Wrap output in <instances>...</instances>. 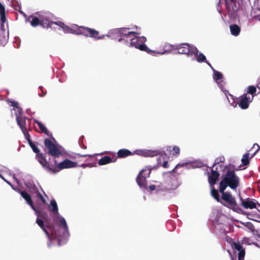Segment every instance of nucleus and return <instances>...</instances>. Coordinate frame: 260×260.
Segmentation results:
<instances>
[{
	"label": "nucleus",
	"mask_w": 260,
	"mask_h": 260,
	"mask_svg": "<svg viewBox=\"0 0 260 260\" xmlns=\"http://www.w3.org/2000/svg\"><path fill=\"white\" fill-rule=\"evenodd\" d=\"M132 152L129 150L126 149H122L117 152V157L118 158H124L128 156L132 155Z\"/></svg>",
	"instance_id": "obj_22"
},
{
	"label": "nucleus",
	"mask_w": 260,
	"mask_h": 260,
	"mask_svg": "<svg viewBox=\"0 0 260 260\" xmlns=\"http://www.w3.org/2000/svg\"><path fill=\"white\" fill-rule=\"evenodd\" d=\"M129 28H120L116 29L114 31L115 33L121 37L118 39L119 42L123 41L125 44V41L127 40V39H131L132 37H135L136 35H140L141 32L138 31H130Z\"/></svg>",
	"instance_id": "obj_10"
},
{
	"label": "nucleus",
	"mask_w": 260,
	"mask_h": 260,
	"mask_svg": "<svg viewBox=\"0 0 260 260\" xmlns=\"http://www.w3.org/2000/svg\"><path fill=\"white\" fill-rule=\"evenodd\" d=\"M197 56V60L199 62H205L207 63L211 68H212L211 64L207 61L206 56L203 54L200 53L199 54H194Z\"/></svg>",
	"instance_id": "obj_27"
},
{
	"label": "nucleus",
	"mask_w": 260,
	"mask_h": 260,
	"mask_svg": "<svg viewBox=\"0 0 260 260\" xmlns=\"http://www.w3.org/2000/svg\"><path fill=\"white\" fill-rule=\"evenodd\" d=\"M172 148L173 147L171 146H166V147L164 148L165 151L164 153H162V154H165V155H166L165 152H167L168 153V154L172 155V152L173 151V150H172Z\"/></svg>",
	"instance_id": "obj_39"
},
{
	"label": "nucleus",
	"mask_w": 260,
	"mask_h": 260,
	"mask_svg": "<svg viewBox=\"0 0 260 260\" xmlns=\"http://www.w3.org/2000/svg\"><path fill=\"white\" fill-rule=\"evenodd\" d=\"M180 184L178 176L171 174L166 180L165 189L167 190H175L178 187Z\"/></svg>",
	"instance_id": "obj_11"
},
{
	"label": "nucleus",
	"mask_w": 260,
	"mask_h": 260,
	"mask_svg": "<svg viewBox=\"0 0 260 260\" xmlns=\"http://www.w3.org/2000/svg\"><path fill=\"white\" fill-rule=\"evenodd\" d=\"M51 22H53V24H56L61 28L65 33H70L77 35V27L79 26H75L76 28L74 29L73 28L69 27L62 21H51Z\"/></svg>",
	"instance_id": "obj_14"
},
{
	"label": "nucleus",
	"mask_w": 260,
	"mask_h": 260,
	"mask_svg": "<svg viewBox=\"0 0 260 260\" xmlns=\"http://www.w3.org/2000/svg\"><path fill=\"white\" fill-rule=\"evenodd\" d=\"M16 119L17 124L19 126L21 130L27 128L26 125V119H27V118L25 116L20 117L17 116Z\"/></svg>",
	"instance_id": "obj_20"
},
{
	"label": "nucleus",
	"mask_w": 260,
	"mask_h": 260,
	"mask_svg": "<svg viewBox=\"0 0 260 260\" xmlns=\"http://www.w3.org/2000/svg\"><path fill=\"white\" fill-rule=\"evenodd\" d=\"M162 154V152L158 150H148L147 152H145L144 155L145 156L153 157L154 156H157L158 155H160V156H161Z\"/></svg>",
	"instance_id": "obj_29"
},
{
	"label": "nucleus",
	"mask_w": 260,
	"mask_h": 260,
	"mask_svg": "<svg viewBox=\"0 0 260 260\" xmlns=\"http://www.w3.org/2000/svg\"><path fill=\"white\" fill-rule=\"evenodd\" d=\"M151 170H152V168H148L147 169H143L139 172V174L141 176L142 175L147 178L149 177L150 174L151 172Z\"/></svg>",
	"instance_id": "obj_31"
},
{
	"label": "nucleus",
	"mask_w": 260,
	"mask_h": 260,
	"mask_svg": "<svg viewBox=\"0 0 260 260\" xmlns=\"http://www.w3.org/2000/svg\"><path fill=\"white\" fill-rule=\"evenodd\" d=\"M136 27L137 29H138V28H139V29H140V28L138 27V26H136Z\"/></svg>",
	"instance_id": "obj_58"
},
{
	"label": "nucleus",
	"mask_w": 260,
	"mask_h": 260,
	"mask_svg": "<svg viewBox=\"0 0 260 260\" xmlns=\"http://www.w3.org/2000/svg\"><path fill=\"white\" fill-rule=\"evenodd\" d=\"M77 35H83L87 37L92 38L95 40L102 39L105 35L100 36V33L94 29L89 28L85 26H79L77 27Z\"/></svg>",
	"instance_id": "obj_9"
},
{
	"label": "nucleus",
	"mask_w": 260,
	"mask_h": 260,
	"mask_svg": "<svg viewBox=\"0 0 260 260\" xmlns=\"http://www.w3.org/2000/svg\"><path fill=\"white\" fill-rule=\"evenodd\" d=\"M240 185V179L235 173V166L233 165L226 166L225 168V174L219 183V191L221 193V198L227 202L228 208L233 211L240 213L242 209L238 205L234 197L230 192H224L228 186L232 189H236Z\"/></svg>",
	"instance_id": "obj_1"
},
{
	"label": "nucleus",
	"mask_w": 260,
	"mask_h": 260,
	"mask_svg": "<svg viewBox=\"0 0 260 260\" xmlns=\"http://www.w3.org/2000/svg\"><path fill=\"white\" fill-rule=\"evenodd\" d=\"M224 2L229 14H233L239 9V5L237 4L236 0H224Z\"/></svg>",
	"instance_id": "obj_13"
},
{
	"label": "nucleus",
	"mask_w": 260,
	"mask_h": 260,
	"mask_svg": "<svg viewBox=\"0 0 260 260\" xmlns=\"http://www.w3.org/2000/svg\"><path fill=\"white\" fill-rule=\"evenodd\" d=\"M245 254L243 251L239 253L238 260H244Z\"/></svg>",
	"instance_id": "obj_44"
},
{
	"label": "nucleus",
	"mask_w": 260,
	"mask_h": 260,
	"mask_svg": "<svg viewBox=\"0 0 260 260\" xmlns=\"http://www.w3.org/2000/svg\"><path fill=\"white\" fill-rule=\"evenodd\" d=\"M5 181L6 182H7L13 188V189H14V190H15L17 192L19 191V189L18 188L15 187V186L11 182H10L9 181H8L7 180H5Z\"/></svg>",
	"instance_id": "obj_43"
},
{
	"label": "nucleus",
	"mask_w": 260,
	"mask_h": 260,
	"mask_svg": "<svg viewBox=\"0 0 260 260\" xmlns=\"http://www.w3.org/2000/svg\"><path fill=\"white\" fill-rule=\"evenodd\" d=\"M0 177L5 181L6 180L5 178L0 174Z\"/></svg>",
	"instance_id": "obj_57"
},
{
	"label": "nucleus",
	"mask_w": 260,
	"mask_h": 260,
	"mask_svg": "<svg viewBox=\"0 0 260 260\" xmlns=\"http://www.w3.org/2000/svg\"><path fill=\"white\" fill-rule=\"evenodd\" d=\"M17 192L19 193L21 197L25 200L26 203L30 206L31 208L35 210V208L31 196L26 191H22L20 189H19V191Z\"/></svg>",
	"instance_id": "obj_16"
},
{
	"label": "nucleus",
	"mask_w": 260,
	"mask_h": 260,
	"mask_svg": "<svg viewBox=\"0 0 260 260\" xmlns=\"http://www.w3.org/2000/svg\"><path fill=\"white\" fill-rule=\"evenodd\" d=\"M0 16H1V26H3L4 25V23L6 22V20L5 8H4V9L1 8V10H0Z\"/></svg>",
	"instance_id": "obj_33"
},
{
	"label": "nucleus",
	"mask_w": 260,
	"mask_h": 260,
	"mask_svg": "<svg viewBox=\"0 0 260 260\" xmlns=\"http://www.w3.org/2000/svg\"><path fill=\"white\" fill-rule=\"evenodd\" d=\"M26 139L28 141V140H30V136L28 133L27 128H25V129H23V130H22Z\"/></svg>",
	"instance_id": "obj_42"
},
{
	"label": "nucleus",
	"mask_w": 260,
	"mask_h": 260,
	"mask_svg": "<svg viewBox=\"0 0 260 260\" xmlns=\"http://www.w3.org/2000/svg\"><path fill=\"white\" fill-rule=\"evenodd\" d=\"M241 161L244 166H247L249 164V154L248 153H245L243 155Z\"/></svg>",
	"instance_id": "obj_35"
},
{
	"label": "nucleus",
	"mask_w": 260,
	"mask_h": 260,
	"mask_svg": "<svg viewBox=\"0 0 260 260\" xmlns=\"http://www.w3.org/2000/svg\"><path fill=\"white\" fill-rule=\"evenodd\" d=\"M230 31L233 36H237L240 32L241 28L237 24H232L230 26Z\"/></svg>",
	"instance_id": "obj_24"
},
{
	"label": "nucleus",
	"mask_w": 260,
	"mask_h": 260,
	"mask_svg": "<svg viewBox=\"0 0 260 260\" xmlns=\"http://www.w3.org/2000/svg\"><path fill=\"white\" fill-rule=\"evenodd\" d=\"M20 13L23 14L24 15H25L24 13H22V12H20Z\"/></svg>",
	"instance_id": "obj_59"
},
{
	"label": "nucleus",
	"mask_w": 260,
	"mask_h": 260,
	"mask_svg": "<svg viewBox=\"0 0 260 260\" xmlns=\"http://www.w3.org/2000/svg\"><path fill=\"white\" fill-rule=\"evenodd\" d=\"M39 216L43 219H45L46 217H48V214L46 212H43L40 213Z\"/></svg>",
	"instance_id": "obj_46"
},
{
	"label": "nucleus",
	"mask_w": 260,
	"mask_h": 260,
	"mask_svg": "<svg viewBox=\"0 0 260 260\" xmlns=\"http://www.w3.org/2000/svg\"><path fill=\"white\" fill-rule=\"evenodd\" d=\"M53 161L52 169H51L52 174H56L64 169L75 168L77 166L76 162L72 161L69 159H66L58 164H57L55 158L53 159Z\"/></svg>",
	"instance_id": "obj_7"
},
{
	"label": "nucleus",
	"mask_w": 260,
	"mask_h": 260,
	"mask_svg": "<svg viewBox=\"0 0 260 260\" xmlns=\"http://www.w3.org/2000/svg\"><path fill=\"white\" fill-rule=\"evenodd\" d=\"M40 226L41 229H42V228H44V227H45V225H44V222L42 224L40 225V226Z\"/></svg>",
	"instance_id": "obj_54"
},
{
	"label": "nucleus",
	"mask_w": 260,
	"mask_h": 260,
	"mask_svg": "<svg viewBox=\"0 0 260 260\" xmlns=\"http://www.w3.org/2000/svg\"><path fill=\"white\" fill-rule=\"evenodd\" d=\"M11 106L15 108V109L19 107L18 102L16 101L11 102Z\"/></svg>",
	"instance_id": "obj_45"
},
{
	"label": "nucleus",
	"mask_w": 260,
	"mask_h": 260,
	"mask_svg": "<svg viewBox=\"0 0 260 260\" xmlns=\"http://www.w3.org/2000/svg\"><path fill=\"white\" fill-rule=\"evenodd\" d=\"M25 185L31 193L37 194L39 193L37 186L34 183L29 182L26 184Z\"/></svg>",
	"instance_id": "obj_23"
},
{
	"label": "nucleus",
	"mask_w": 260,
	"mask_h": 260,
	"mask_svg": "<svg viewBox=\"0 0 260 260\" xmlns=\"http://www.w3.org/2000/svg\"><path fill=\"white\" fill-rule=\"evenodd\" d=\"M224 160H225V159L223 156H219V157L216 158L215 160V161L213 164L212 167H214L216 165L219 164L221 162H223Z\"/></svg>",
	"instance_id": "obj_37"
},
{
	"label": "nucleus",
	"mask_w": 260,
	"mask_h": 260,
	"mask_svg": "<svg viewBox=\"0 0 260 260\" xmlns=\"http://www.w3.org/2000/svg\"><path fill=\"white\" fill-rule=\"evenodd\" d=\"M179 166H181V165H179V164L177 165L176 166V167H175V168H174L173 170H172L171 171L169 172V173H175L176 169L178 167H179Z\"/></svg>",
	"instance_id": "obj_51"
},
{
	"label": "nucleus",
	"mask_w": 260,
	"mask_h": 260,
	"mask_svg": "<svg viewBox=\"0 0 260 260\" xmlns=\"http://www.w3.org/2000/svg\"><path fill=\"white\" fill-rule=\"evenodd\" d=\"M117 160L116 158H111L109 156H104L99 160L98 164L100 166L105 165L110 162H115Z\"/></svg>",
	"instance_id": "obj_18"
},
{
	"label": "nucleus",
	"mask_w": 260,
	"mask_h": 260,
	"mask_svg": "<svg viewBox=\"0 0 260 260\" xmlns=\"http://www.w3.org/2000/svg\"><path fill=\"white\" fill-rule=\"evenodd\" d=\"M1 8L4 9L5 7L2 4V3L0 2V10H1Z\"/></svg>",
	"instance_id": "obj_52"
},
{
	"label": "nucleus",
	"mask_w": 260,
	"mask_h": 260,
	"mask_svg": "<svg viewBox=\"0 0 260 260\" xmlns=\"http://www.w3.org/2000/svg\"><path fill=\"white\" fill-rule=\"evenodd\" d=\"M224 92L229 102L232 106L235 107L238 104L242 109H247L253 98V96H251V98H250V96H247V94H244L241 96L240 101L236 102L233 95L231 94L228 90H225Z\"/></svg>",
	"instance_id": "obj_3"
},
{
	"label": "nucleus",
	"mask_w": 260,
	"mask_h": 260,
	"mask_svg": "<svg viewBox=\"0 0 260 260\" xmlns=\"http://www.w3.org/2000/svg\"><path fill=\"white\" fill-rule=\"evenodd\" d=\"M256 91V88L255 86H249L248 87L247 93L251 94L252 96H254V94H255Z\"/></svg>",
	"instance_id": "obj_38"
},
{
	"label": "nucleus",
	"mask_w": 260,
	"mask_h": 260,
	"mask_svg": "<svg viewBox=\"0 0 260 260\" xmlns=\"http://www.w3.org/2000/svg\"><path fill=\"white\" fill-rule=\"evenodd\" d=\"M211 68L213 71V78L215 80H219L222 79L223 75L220 72L214 70V69L212 67Z\"/></svg>",
	"instance_id": "obj_30"
},
{
	"label": "nucleus",
	"mask_w": 260,
	"mask_h": 260,
	"mask_svg": "<svg viewBox=\"0 0 260 260\" xmlns=\"http://www.w3.org/2000/svg\"><path fill=\"white\" fill-rule=\"evenodd\" d=\"M147 178L138 174L136 178V182L138 185L142 188H147Z\"/></svg>",
	"instance_id": "obj_19"
},
{
	"label": "nucleus",
	"mask_w": 260,
	"mask_h": 260,
	"mask_svg": "<svg viewBox=\"0 0 260 260\" xmlns=\"http://www.w3.org/2000/svg\"><path fill=\"white\" fill-rule=\"evenodd\" d=\"M255 145H257V147H258V149H257V151H258L259 150H260V146H259V145H257V144H254V145H253V146H254Z\"/></svg>",
	"instance_id": "obj_53"
},
{
	"label": "nucleus",
	"mask_w": 260,
	"mask_h": 260,
	"mask_svg": "<svg viewBox=\"0 0 260 260\" xmlns=\"http://www.w3.org/2000/svg\"><path fill=\"white\" fill-rule=\"evenodd\" d=\"M257 87L260 89V82L258 83L257 84Z\"/></svg>",
	"instance_id": "obj_55"
},
{
	"label": "nucleus",
	"mask_w": 260,
	"mask_h": 260,
	"mask_svg": "<svg viewBox=\"0 0 260 260\" xmlns=\"http://www.w3.org/2000/svg\"><path fill=\"white\" fill-rule=\"evenodd\" d=\"M165 155H161V156H160L157 159V164L158 165L162 166L164 168H169V163L168 161H164L163 162H161L162 159H164Z\"/></svg>",
	"instance_id": "obj_28"
},
{
	"label": "nucleus",
	"mask_w": 260,
	"mask_h": 260,
	"mask_svg": "<svg viewBox=\"0 0 260 260\" xmlns=\"http://www.w3.org/2000/svg\"><path fill=\"white\" fill-rule=\"evenodd\" d=\"M0 177L5 181L6 180L5 178L0 174Z\"/></svg>",
	"instance_id": "obj_56"
},
{
	"label": "nucleus",
	"mask_w": 260,
	"mask_h": 260,
	"mask_svg": "<svg viewBox=\"0 0 260 260\" xmlns=\"http://www.w3.org/2000/svg\"><path fill=\"white\" fill-rule=\"evenodd\" d=\"M37 156L38 158L39 162L42 167L48 172L51 173V170L50 169H52L53 163L51 161V159H49V161H47L46 157L42 153H39L37 154Z\"/></svg>",
	"instance_id": "obj_12"
},
{
	"label": "nucleus",
	"mask_w": 260,
	"mask_h": 260,
	"mask_svg": "<svg viewBox=\"0 0 260 260\" xmlns=\"http://www.w3.org/2000/svg\"><path fill=\"white\" fill-rule=\"evenodd\" d=\"M42 230L45 233L47 237H48V238L50 240V239L51 238V237H53V238H55V237L54 236H53L52 234H50V233L47 231V230H46V226L43 228H42ZM53 229H51V230H52ZM51 232H52V231H51Z\"/></svg>",
	"instance_id": "obj_41"
},
{
	"label": "nucleus",
	"mask_w": 260,
	"mask_h": 260,
	"mask_svg": "<svg viewBox=\"0 0 260 260\" xmlns=\"http://www.w3.org/2000/svg\"><path fill=\"white\" fill-rule=\"evenodd\" d=\"M241 201V206L244 207L245 209H252L256 207V204L253 201H251L250 199L247 198L246 199H243L240 198Z\"/></svg>",
	"instance_id": "obj_15"
},
{
	"label": "nucleus",
	"mask_w": 260,
	"mask_h": 260,
	"mask_svg": "<svg viewBox=\"0 0 260 260\" xmlns=\"http://www.w3.org/2000/svg\"><path fill=\"white\" fill-rule=\"evenodd\" d=\"M129 40L131 41V42L128 40L125 41V44L126 45L130 47H135L136 48L139 49L141 51H145L148 53L153 52V51L150 50L145 44V42L146 41V38L145 37H132Z\"/></svg>",
	"instance_id": "obj_5"
},
{
	"label": "nucleus",
	"mask_w": 260,
	"mask_h": 260,
	"mask_svg": "<svg viewBox=\"0 0 260 260\" xmlns=\"http://www.w3.org/2000/svg\"><path fill=\"white\" fill-rule=\"evenodd\" d=\"M50 207H49V208L50 209V211L53 212L54 213V214H59L58 206L56 201L54 200H52L50 201Z\"/></svg>",
	"instance_id": "obj_26"
},
{
	"label": "nucleus",
	"mask_w": 260,
	"mask_h": 260,
	"mask_svg": "<svg viewBox=\"0 0 260 260\" xmlns=\"http://www.w3.org/2000/svg\"><path fill=\"white\" fill-rule=\"evenodd\" d=\"M35 123H36L39 127L40 128L41 133L45 134L46 135L50 137H52V135L51 133H50L49 131L47 129V128L45 127V126L39 120H35Z\"/></svg>",
	"instance_id": "obj_21"
},
{
	"label": "nucleus",
	"mask_w": 260,
	"mask_h": 260,
	"mask_svg": "<svg viewBox=\"0 0 260 260\" xmlns=\"http://www.w3.org/2000/svg\"><path fill=\"white\" fill-rule=\"evenodd\" d=\"M231 245L232 247V248L235 250H237L239 251V253H240L241 252L243 251L244 254H245V249L243 248V246L241 245V244L238 242H236L234 241H233L231 243Z\"/></svg>",
	"instance_id": "obj_25"
},
{
	"label": "nucleus",
	"mask_w": 260,
	"mask_h": 260,
	"mask_svg": "<svg viewBox=\"0 0 260 260\" xmlns=\"http://www.w3.org/2000/svg\"><path fill=\"white\" fill-rule=\"evenodd\" d=\"M219 177V173L215 170H212L211 175L208 177V181L210 184L212 186L215 184Z\"/></svg>",
	"instance_id": "obj_17"
},
{
	"label": "nucleus",
	"mask_w": 260,
	"mask_h": 260,
	"mask_svg": "<svg viewBox=\"0 0 260 260\" xmlns=\"http://www.w3.org/2000/svg\"><path fill=\"white\" fill-rule=\"evenodd\" d=\"M211 194L213 198L215 199L217 202H219L220 201L219 194L217 189H215L213 187L212 188L211 190Z\"/></svg>",
	"instance_id": "obj_32"
},
{
	"label": "nucleus",
	"mask_w": 260,
	"mask_h": 260,
	"mask_svg": "<svg viewBox=\"0 0 260 260\" xmlns=\"http://www.w3.org/2000/svg\"><path fill=\"white\" fill-rule=\"evenodd\" d=\"M156 186L155 185H151L149 186V188L151 191H153L155 189Z\"/></svg>",
	"instance_id": "obj_50"
},
{
	"label": "nucleus",
	"mask_w": 260,
	"mask_h": 260,
	"mask_svg": "<svg viewBox=\"0 0 260 260\" xmlns=\"http://www.w3.org/2000/svg\"><path fill=\"white\" fill-rule=\"evenodd\" d=\"M40 89L42 90V86H40Z\"/></svg>",
	"instance_id": "obj_60"
},
{
	"label": "nucleus",
	"mask_w": 260,
	"mask_h": 260,
	"mask_svg": "<svg viewBox=\"0 0 260 260\" xmlns=\"http://www.w3.org/2000/svg\"><path fill=\"white\" fill-rule=\"evenodd\" d=\"M45 151L48 154L53 156L55 158L59 157L62 153L59 147L55 145L50 139L46 138L44 140Z\"/></svg>",
	"instance_id": "obj_8"
},
{
	"label": "nucleus",
	"mask_w": 260,
	"mask_h": 260,
	"mask_svg": "<svg viewBox=\"0 0 260 260\" xmlns=\"http://www.w3.org/2000/svg\"><path fill=\"white\" fill-rule=\"evenodd\" d=\"M36 222L38 224L39 226H40V225L44 223L43 220L40 219L39 218H37Z\"/></svg>",
	"instance_id": "obj_47"
},
{
	"label": "nucleus",
	"mask_w": 260,
	"mask_h": 260,
	"mask_svg": "<svg viewBox=\"0 0 260 260\" xmlns=\"http://www.w3.org/2000/svg\"><path fill=\"white\" fill-rule=\"evenodd\" d=\"M170 50H177L178 53L187 55V56H191L193 54H198V49L189 44L184 43L178 45L169 46Z\"/></svg>",
	"instance_id": "obj_4"
},
{
	"label": "nucleus",
	"mask_w": 260,
	"mask_h": 260,
	"mask_svg": "<svg viewBox=\"0 0 260 260\" xmlns=\"http://www.w3.org/2000/svg\"><path fill=\"white\" fill-rule=\"evenodd\" d=\"M52 16V14L49 12L43 13L39 14L38 17L30 16L29 18H32L30 24L34 27L41 25L44 28H52L53 22L50 20Z\"/></svg>",
	"instance_id": "obj_2"
},
{
	"label": "nucleus",
	"mask_w": 260,
	"mask_h": 260,
	"mask_svg": "<svg viewBox=\"0 0 260 260\" xmlns=\"http://www.w3.org/2000/svg\"><path fill=\"white\" fill-rule=\"evenodd\" d=\"M28 143L33 151L38 154L40 153V149L38 148L36 145L31 140H28Z\"/></svg>",
	"instance_id": "obj_34"
},
{
	"label": "nucleus",
	"mask_w": 260,
	"mask_h": 260,
	"mask_svg": "<svg viewBox=\"0 0 260 260\" xmlns=\"http://www.w3.org/2000/svg\"><path fill=\"white\" fill-rule=\"evenodd\" d=\"M15 110H16V112L15 113L16 117L17 116H18L19 117L20 116H23V111H22V109H21V107H20L19 106L18 107H17Z\"/></svg>",
	"instance_id": "obj_40"
},
{
	"label": "nucleus",
	"mask_w": 260,
	"mask_h": 260,
	"mask_svg": "<svg viewBox=\"0 0 260 260\" xmlns=\"http://www.w3.org/2000/svg\"><path fill=\"white\" fill-rule=\"evenodd\" d=\"M60 226L59 229L55 230L54 229L52 230V235L57 239L58 244H60V242L63 237H66V235L68 233V227L65 219L61 217L59 219Z\"/></svg>",
	"instance_id": "obj_6"
},
{
	"label": "nucleus",
	"mask_w": 260,
	"mask_h": 260,
	"mask_svg": "<svg viewBox=\"0 0 260 260\" xmlns=\"http://www.w3.org/2000/svg\"><path fill=\"white\" fill-rule=\"evenodd\" d=\"M172 150H173L172 152V155H174L175 156H177L179 155L180 152V148L178 146H174L173 147Z\"/></svg>",
	"instance_id": "obj_36"
},
{
	"label": "nucleus",
	"mask_w": 260,
	"mask_h": 260,
	"mask_svg": "<svg viewBox=\"0 0 260 260\" xmlns=\"http://www.w3.org/2000/svg\"><path fill=\"white\" fill-rule=\"evenodd\" d=\"M77 155L79 156L83 157H87V156L92 157L91 155L87 154H77Z\"/></svg>",
	"instance_id": "obj_49"
},
{
	"label": "nucleus",
	"mask_w": 260,
	"mask_h": 260,
	"mask_svg": "<svg viewBox=\"0 0 260 260\" xmlns=\"http://www.w3.org/2000/svg\"><path fill=\"white\" fill-rule=\"evenodd\" d=\"M38 195L39 197V198H40V199L41 200L43 203L46 204V200L44 199V198L43 197V196L42 195V194L39 192V193H38Z\"/></svg>",
	"instance_id": "obj_48"
}]
</instances>
